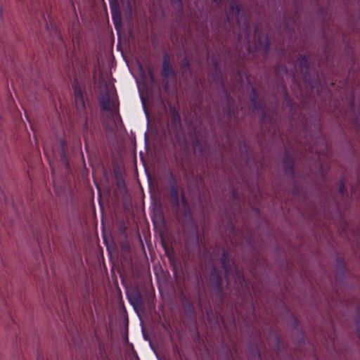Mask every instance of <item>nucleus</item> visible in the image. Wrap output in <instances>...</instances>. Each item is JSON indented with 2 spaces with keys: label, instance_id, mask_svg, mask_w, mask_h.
<instances>
[{
  "label": "nucleus",
  "instance_id": "nucleus-1",
  "mask_svg": "<svg viewBox=\"0 0 360 360\" xmlns=\"http://www.w3.org/2000/svg\"><path fill=\"white\" fill-rule=\"evenodd\" d=\"M168 200L176 216L182 213L186 217H190V208L185 198L184 192L181 190L179 197V190L176 182L174 179L171 180L169 183Z\"/></svg>",
  "mask_w": 360,
  "mask_h": 360
},
{
  "label": "nucleus",
  "instance_id": "nucleus-2",
  "mask_svg": "<svg viewBox=\"0 0 360 360\" xmlns=\"http://www.w3.org/2000/svg\"><path fill=\"white\" fill-rule=\"evenodd\" d=\"M221 262L224 269L226 279L228 281L233 279L236 283H238L242 285L245 282L243 275L236 267L232 255L223 250Z\"/></svg>",
  "mask_w": 360,
  "mask_h": 360
},
{
  "label": "nucleus",
  "instance_id": "nucleus-3",
  "mask_svg": "<svg viewBox=\"0 0 360 360\" xmlns=\"http://www.w3.org/2000/svg\"><path fill=\"white\" fill-rule=\"evenodd\" d=\"M128 300L133 306L136 312L139 315L144 312V302L138 288H131L127 292Z\"/></svg>",
  "mask_w": 360,
  "mask_h": 360
},
{
  "label": "nucleus",
  "instance_id": "nucleus-4",
  "mask_svg": "<svg viewBox=\"0 0 360 360\" xmlns=\"http://www.w3.org/2000/svg\"><path fill=\"white\" fill-rule=\"evenodd\" d=\"M229 15L231 14L233 17L236 18L239 27H241L243 26L245 30H247L248 29V25L241 6L235 0H231L229 5ZM229 15H228V19L230 18Z\"/></svg>",
  "mask_w": 360,
  "mask_h": 360
},
{
  "label": "nucleus",
  "instance_id": "nucleus-5",
  "mask_svg": "<svg viewBox=\"0 0 360 360\" xmlns=\"http://www.w3.org/2000/svg\"><path fill=\"white\" fill-rule=\"evenodd\" d=\"M74 90L75 107L79 113L82 114L85 112V103L82 89L77 80L75 79L72 84Z\"/></svg>",
  "mask_w": 360,
  "mask_h": 360
},
{
  "label": "nucleus",
  "instance_id": "nucleus-6",
  "mask_svg": "<svg viewBox=\"0 0 360 360\" xmlns=\"http://www.w3.org/2000/svg\"><path fill=\"white\" fill-rule=\"evenodd\" d=\"M255 48L258 51H262L266 54L269 51V39L267 35L259 32L257 27L255 30Z\"/></svg>",
  "mask_w": 360,
  "mask_h": 360
},
{
  "label": "nucleus",
  "instance_id": "nucleus-7",
  "mask_svg": "<svg viewBox=\"0 0 360 360\" xmlns=\"http://www.w3.org/2000/svg\"><path fill=\"white\" fill-rule=\"evenodd\" d=\"M208 79L209 81L214 82L224 88L222 75L219 68L218 67L217 62L214 59H212V67L209 70Z\"/></svg>",
  "mask_w": 360,
  "mask_h": 360
},
{
  "label": "nucleus",
  "instance_id": "nucleus-8",
  "mask_svg": "<svg viewBox=\"0 0 360 360\" xmlns=\"http://www.w3.org/2000/svg\"><path fill=\"white\" fill-rule=\"evenodd\" d=\"M162 76L164 79L176 78V72L169 63V58L167 53H165L163 56Z\"/></svg>",
  "mask_w": 360,
  "mask_h": 360
},
{
  "label": "nucleus",
  "instance_id": "nucleus-9",
  "mask_svg": "<svg viewBox=\"0 0 360 360\" xmlns=\"http://www.w3.org/2000/svg\"><path fill=\"white\" fill-rule=\"evenodd\" d=\"M208 283L210 286L218 290L221 291V279L219 273L215 267L212 268V271L209 278Z\"/></svg>",
  "mask_w": 360,
  "mask_h": 360
},
{
  "label": "nucleus",
  "instance_id": "nucleus-10",
  "mask_svg": "<svg viewBox=\"0 0 360 360\" xmlns=\"http://www.w3.org/2000/svg\"><path fill=\"white\" fill-rule=\"evenodd\" d=\"M181 75L184 79H188L192 75V70L188 60L185 58L179 63Z\"/></svg>",
  "mask_w": 360,
  "mask_h": 360
},
{
  "label": "nucleus",
  "instance_id": "nucleus-11",
  "mask_svg": "<svg viewBox=\"0 0 360 360\" xmlns=\"http://www.w3.org/2000/svg\"><path fill=\"white\" fill-rule=\"evenodd\" d=\"M252 103L254 107V110L262 109V122H271V119L267 115V113L264 109L262 108V106L257 103L256 101V91L252 88Z\"/></svg>",
  "mask_w": 360,
  "mask_h": 360
},
{
  "label": "nucleus",
  "instance_id": "nucleus-12",
  "mask_svg": "<svg viewBox=\"0 0 360 360\" xmlns=\"http://www.w3.org/2000/svg\"><path fill=\"white\" fill-rule=\"evenodd\" d=\"M294 24H295V20L293 19H292L290 16H285L284 20H283V24L282 27H281V29L283 32H288V31L291 32L294 28Z\"/></svg>",
  "mask_w": 360,
  "mask_h": 360
},
{
  "label": "nucleus",
  "instance_id": "nucleus-13",
  "mask_svg": "<svg viewBox=\"0 0 360 360\" xmlns=\"http://www.w3.org/2000/svg\"><path fill=\"white\" fill-rule=\"evenodd\" d=\"M283 165L285 174L293 176V164L292 160L288 156L284 159Z\"/></svg>",
  "mask_w": 360,
  "mask_h": 360
},
{
  "label": "nucleus",
  "instance_id": "nucleus-14",
  "mask_svg": "<svg viewBox=\"0 0 360 360\" xmlns=\"http://www.w3.org/2000/svg\"><path fill=\"white\" fill-rule=\"evenodd\" d=\"M66 143L64 140H60V158L61 160L68 166V158L65 154Z\"/></svg>",
  "mask_w": 360,
  "mask_h": 360
},
{
  "label": "nucleus",
  "instance_id": "nucleus-15",
  "mask_svg": "<svg viewBox=\"0 0 360 360\" xmlns=\"http://www.w3.org/2000/svg\"><path fill=\"white\" fill-rule=\"evenodd\" d=\"M101 107L104 110H108L110 108V101L108 96L103 97L101 101Z\"/></svg>",
  "mask_w": 360,
  "mask_h": 360
},
{
  "label": "nucleus",
  "instance_id": "nucleus-16",
  "mask_svg": "<svg viewBox=\"0 0 360 360\" xmlns=\"http://www.w3.org/2000/svg\"><path fill=\"white\" fill-rule=\"evenodd\" d=\"M297 62L301 65L302 68H305L306 70L308 69L307 60L305 56H300V57L297 58Z\"/></svg>",
  "mask_w": 360,
  "mask_h": 360
},
{
  "label": "nucleus",
  "instance_id": "nucleus-17",
  "mask_svg": "<svg viewBox=\"0 0 360 360\" xmlns=\"http://www.w3.org/2000/svg\"><path fill=\"white\" fill-rule=\"evenodd\" d=\"M112 17L115 25L121 21V15L119 11L112 9Z\"/></svg>",
  "mask_w": 360,
  "mask_h": 360
},
{
  "label": "nucleus",
  "instance_id": "nucleus-18",
  "mask_svg": "<svg viewBox=\"0 0 360 360\" xmlns=\"http://www.w3.org/2000/svg\"><path fill=\"white\" fill-rule=\"evenodd\" d=\"M172 120L176 124H180L181 122V118L179 114L174 109L172 112Z\"/></svg>",
  "mask_w": 360,
  "mask_h": 360
},
{
  "label": "nucleus",
  "instance_id": "nucleus-19",
  "mask_svg": "<svg viewBox=\"0 0 360 360\" xmlns=\"http://www.w3.org/2000/svg\"><path fill=\"white\" fill-rule=\"evenodd\" d=\"M357 313H358V314L356 318V325L357 334L360 339V309L359 308L357 309Z\"/></svg>",
  "mask_w": 360,
  "mask_h": 360
},
{
  "label": "nucleus",
  "instance_id": "nucleus-20",
  "mask_svg": "<svg viewBox=\"0 0 360 360\" xmlns=\"http://www.w3.org/2000/svg\"><path fill=\"white\" fill-rule=\"evenodd\" d=\"M122 250L126 252H129L130 246L127 242H123L121 245Z\"/></svg>",
  "mask_w": 360,
  "mask_h": 360
},
{
  "label": "nucleus",
  "instance_id": "nucleus-21",
  "mask_svg": "<svg viewBox=\"0 0 360 360\" xmlns=\"http://www.w3.org/2000/svg\"><path fill=\"white\" fill-rule=\"evenodd\" d=\"M226 229H227L229 230V236H231V234L233 235V236H234L235 235V231L233 228V226L232 224H229V223L227 224V225H226Z\"/></svg>",
  "mask_w": 360,
  "mask_h": 360
},
{
  "label": "nucleus",
  "instance_id": "nucleus-22",
  "mask_svg": "<svg viewBox=\"0 0 360 360\" xmlns=\"http://www.w3.org/2000/svg\"><path fill=\"white\" fill-rule=\"evenodd\" d=\"M173 5L176 6L178 8H181L182 4L181 0H172Z\"/></svg>",
  "mask_w": 360,
  "mask_h": 360
},
{
  "label": "nucleus",
  "instance_id": "nucleus-23",
  "mask_svg": "<svg viewBox=\"0 0 360 360\" xmlns=\"http://www.w3.org/2000/svg\"><path fill=\"white\" fill-rule=\"evenodd\" d=\"M342 267H343V262L341 260L338 259L337 260V268L340 270H342Z\"/></svg>",
  "mask_w": 360,
  "mask_h": 360
},
{
  "label": "nucleus",
  "instance_id": "nucleus-24",
  "mask_svg": "<svg viewBox=\"0 0 360 360\" xmlns=\"http://www.w3.org/2000/svg\"><path fill=\"white\" fill-rule=\"evenodd\" d=\"M345 187L344 186V184H341L340 186V188H339V192L341 193V194H343L344 193V191H345Z\"/></svg>",
  "mask_w": 360,
  "mask_h": 360
},
{
  "label": "nucleus",
  "instance_id": "nucleus-25",
  "mask_svg": "<svg viewBox=\"0 0 360 360\" xmlns=\"http://www.w3.org/2000/svg\"><path fill=\"white\" fill-rule=\"evenodd\" d=\"M87 129H88L87 118L85 117V121H84V126H83V130L85 131H87Z\"/></svg>",
  "mask_w": 360,
  "mask_h": 360
},
{
  "label": "nucleus",
  "instance_id": "nucleus-26",
  "mask_svg": "<svg viewBox=\"0 0 360 360\" xmlns=\"http://www.w3.org/2000/svg\"><path fill=\"white\" fill-rule=\"evenodd\" d=\"M118 186L121 187L122 186H124V182L122 180H120L118 181Z\"/></svg>",
  "mask_w": 360,
  "mask_h": 360
},
{
  "label": "nucleus",
  "instance_id": "nucleus-27",
  "mask_svg": "<svg viewBox=\"0 0 360 360\" xmlns=\"http://www.w3.org/2000/svg\"><path fill=\"white\" fill-rule=\"evenodd\" d=\"M163 83H164V85H165V88L167 89V86H168V82L167 81H165V79L163 80Z\"/></svg>",
  "mask_w": 360,
  "mask_h": 360
},
{
  "label": "nucleus",
  "instance_id": "nucleus-28",
  "mask_svg": "<svg viewBox=\"0 0 360 360\" xmlns=\"http://www.w3.org/2000/svg\"><path fill=\"white\" fill-rule=\"evenodd\" d=\"M149 75H150V77L151 80L153 81V75L152 71L149 72Z\"/></svg>",
  "mask_w": 360,
  "mask_h": 360
},
{
  "label": "nucleus",
  "instance_id": "nucleus-29",
  "mask_svg": "<svg viewBox=\"0 0 360 360\" xmlns=\"http://www.w3.org/2000/svg\"><path fill=\"white\" fill-rule=\"evenodd\" d=\"M295 333H300V334L302 336H303L302 333V332H300V331L298 330V329H295Z\"/></svg>",
  "mask_w": 360,
  "mask_h": 360
},
{
  "label": "nucleus",
  "instance_id": "nucleus-30",
  "mask_svg": "<svg viewBox=\"0 0 360 360\" xmlns=\"http://www.w3.org/2000/svg\"><path fill=\"white\" fill-rule=\"evenodd\" d=\"M212 1L216 2V3H219L221 1V0H212Z\"/></svg>",
  "mask_w": 360,
  "mask_h": 360
},
{
  "label": "nucleus",
  "instance_id": "nucleus-31",
  "mask_svg": "<svg viewBox=\"0 0 360 360\" xmlns=\"http://www.w3.org/2000/svg\"><path fill=\"white\" fill-rule=\"evenodd\" d=\"M352 107L354 108V102H352Z\"/></svg>",
  "mask_w": 360,
  "mask_h": 360
}]
</instances>
